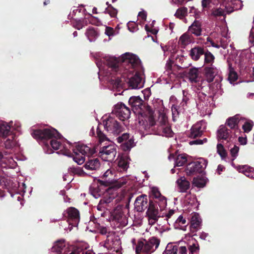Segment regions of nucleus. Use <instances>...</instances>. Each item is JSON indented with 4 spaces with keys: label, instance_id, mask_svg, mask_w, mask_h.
Masks as SVG:
<instances>
[{
    "label": "nucleus",
    "instance_id": "nucleus-1",
    "mask_svg": "<svg viewBox=\"0 0 254 254\" xmlns=\"http://www.w3.org/2000/svg\"><path fill=\"white\" fill-rule=\"evenodd\" d=\"M123 62L124 64H128L127 68L125 67L123 74H127L129 87L132 89L142 88L144 82L142 75L144 73V68L138 57L131 53H126L123 56Z\"/></svg>",
    "mask_w": 254,
    "mask_h": 254
},
{
    "label": "nucleus",
    "instance_id": "nucleus-2",
    "mask_svg": "<svg viewBox=\"0 0 254 254\" xmlns=\"http://www.w3.org/2000/svg\"><path fill=\"white\" fill-rule=\"evenodd\" d=\"M32 136L38 141H43L51 139L50 145L55 150H58L62 145L61 142L53 139L60 137V134L54 128H45L43 129H32L31 133Z\"/></svg>",
    "mask_w": 254,
    "mask_h": 254
},
{
    "label": "nucleus",
    "instance_id": "nucleus-3",
    "mask_svg": "<svg viewBox=\"0 0 254 254\" xmlns=\"http://www.w3.org/2000/svg\"><path fill=\"white\" fill-rule=\"evenodd\" d=\"M95 153V146L92 144L88 145L78 144L75 148L73 149V153L69 151H66L65 154L68 156L72 157L73 160L78 165L82 164L85 161V156L88 157Z\"/></svg>",
    "mask_w": 254,
    "mask_h": 254
},
{
    "label": "nucleus",
    "instance_id": "nucleus-4",
    "mask_svg": "<svg viewBox=\"0 0 254 254\" xmlns=\"http://www.w3.org/2000/svg\"><path fill=\"white\" fill-rule=\"evenodd\" d=\"M115 173L114 170H107L101 177V179L98 180V182L101 186L108 187L109 190H116L126 185L127 182V179L125 178L117 179L115 178Z\"/></svg>",
    "mask_w": 254,
    "mask_h": 254
},
{
    "label": "nucleus",
    "instance_id": "nucleus-5",
    "mask_svg": "<svg viewBox=\"0 0 254 254\" xmlns=\"http://www.w3.org/2000/svg\"><path fill=\"white\" fill-rule=\"evenodd\" d=\"M160 243V239L156 237H151L148 240L144 239L139 240L135 248L136 254L146 253L151 254L158 248Z\"/></svg>",
    "mask_w": 254,
    "mask_h": 254
},
{
    "label": "nucleus",
    "instance_id": "nucleus-6",
    "mask_svg": "<svg viewBox=\"0 0 254 254\" xmlns=\"http://www.w3.org/2000/svg\"><path fill=\"white\" fill-rule=\"evenodd\" d=\"M203 74L204 79L208 83H211L213 81L215 78L216 83V88L217 89L221 88V84L220 82L222 80V77L219 75V70L213 65L211 66H205L201 71Z\"/></svg>",
    "mask_w": 254,
    "mask_h": 254
},
{
    "label": "nucleus",
    "instance_id": "nucleus-7",
    "mask_svg": "<svg viewBox=\"0 0 254 254\" xmlns=\"http://www.w3.org/2000/svg\"><path fill=\"white\" fill-rule=\"evenodd\" d=\"M206 165L207 162L204 160L190 163L186 169V174L188 176H192L197 173H200Z\"/></svg>",
    "mask_w": 254,
    "mask_h": 254
},
{
    "label": "nucleus",
    "instance_id": "nucleus-8",
    "mask_svg": "<svg viewBox=\"0 0 254 254\" xmlns=\"http://www.w3.org/2000/svg\"><path fill=\"white\" fill-rule=\"evenodd\" d=\"M104 127L108 131L118 135L123 131L124 127L112 117H109L106 121Z\"/></svg>",
    "mask_w": 254,
    "mask_h": 254
},
{
    "label": "nucleus",
    "instance_id": "nucleus-9",
    "mask_svg": "<svg viewBox=\"0 0 254 254\" xmlns=\"http://www.w3.org/2000/svg\"><path fill=\"white\" fill-rule=\"evenodd\" d=\"M116 148L114 145H110L102 147L99 152V156L105 161L112 162L116 156Z\"/></svg>",
    "mask_w": 254,
    "mask_h": 254
},
{
    "label": "nucleus",
    "instance_id": "nucleus-10",
    "mask_svg": "<svg viewBox=\"0 0 254 254\" xmlns=\"http://www.w3.org/2000/svg\"><path fill=\"white\" fill-rule=\"evenodd\" d=\"M158 205L157 203L154 202L152 200H149L146 214L148 217L149 222L152 225L155 224L160 217L159 215Z\"/></svg>",
    "mask_w": 254,
    "mask_h": 254
},
{
    "label": "nucleus",
    "instance_id": "nucleus-11",
    "mask_svg": "<svg viewBox=\"0 0 254 254\" xmlns=\"http://www.w3.org/2000/svg\"><path fill=\"white\" fill-rule=\"evenodd\" d=\"M150 198V200L157 203L161 209L165 207L167 205L166 198L161 194L157 187H153L151 188Z\"/></svg>",
    "mask_w": 254,
    "mask_h": 254
},
{
    "label": "nucleus",
    "instance_id": "nucleus-12",
    "mask_svg": "<svg viewBox=\"0 0 254 254\" xmlns=\"http://www.w3.org/2000/svg\"><path fill=\"white\" fill-rule=\"evenodd\" d=\"M114 112L116 116L123 121L129 118L130 115V111L129 108L123 103L117 104L115 106Z\"/></svg>",
    "mask_w": 254,
    "mask_h": 254
},
{
    "label": "nucleus",
    "instance_id": "nucleus-13",
    "mask_svg": "<svg viewBox=\"0 0 254 254\" xmlns=\"http://www.w3.org/2000/svg\"><path fill=\"white\" fill-rule=\"evenodd\" d=\"M234 132L230 130L226 125H220L217 131V138L218 140H224L227 142L230 141L233 138Z\"/></svg>",
    "mask_w": 254,
    "mask_h": 254
},
{
    "label": "nucleus",
    "instance_id": "nucleus-14",
    "mask_svg": "<svg viewBox=\"0 0 254 254\" xmlns=\"http://www.w3.org/2000/svg\"><path fill=\"white\" fill-rule=\"evenodd\" d=\"M147 114V115L145 114L144 117H143L144 120L139 118V124L143 126L145 129L150 128L155 125V120L153 115V112L152 110H149Z\"/></svg>",
    "mask_w": 254,
    "mask_h": 254
},
{
    "label": "nucleus",
    "instance_id": "nucleus-15",
    "mask_svg": "<svg viewBox=\"0 0 254 254\" xmlns=\"http://www.w3.org/2000/svg\"><path fill=\"white\" fill-rule=\"evenodd\" d=\"M147 196L141 194L137 196L134 202V207L137 212H142L148 207Z\"/></svg>",
    "mask_w": 254,
    "mask_h": 254
},
{
    "label": "nucleus",
    "instance_id": "nucleus-16",
    "mask_svg": "<svg viewBox=\"0 0 254 254\" xmlns=\"http://www.w3.org/2000/svg\"><path fill=\"white\" fill-rule=\"evenodd\" d=\"M121 58L120 60L122 61V63H120L119 61L116 58H110L107 61V64L109 67H111L112 70L117 72H120V74H122L121 72V69L122 67L125 65H127L128 66V64H125L123 62V56Z\"/></svg>",
    "mask_w": 254,
    "mask_h": 254
},
{
    "label": "nucleus",
    "instance_id": "nucleus-17",
    "mask_svg": "<svg viewBox=\"0 0 254 254\" xmlns=\"http://www.w3.org/2000/svg\"><path fill=\"white\" fill-rule=\"evenodd\" d=\"M144 101L139 96H132L130 97L128 100L129 105L131 106L132 110L134 112H138V113H140L141 107L143 106Z\"/></svg>",
    "mask_w": 254,
    "mask_h": 254
},
{
    "label": "nucleus",
    "instance_id": "nucleus-18",
    "mask_svg": "<svg viewBox=\"0 0 254 254\" xmlns=\"http://www.w3.org/2000/svg\"><path fill=\"white\" fill-rule=\"evenodd\" d=\"M201 222V219L200 218L198 214H194L191 217L190 228V232L192 234V236H197L195 233L200 228Z\"/></svg>",
    "mask_w": 254,
    "mask_h": 254
},
{
    "label": "nucleus",
    "instance_id": "nucleus-19",
    "mask_svg": "<svg viewBox=\"0 0 254 254\" xmlns=\"http://www.w3.org/2000/svg\"><path fill=\"white\" fill-rule=\"evenodd\" d=\"M240 122V119L238 115H236L234 116L228 118L225 122L224 125H226V127H230V130H232V132H234L235 133V131L239 129V123Z\"/></svg>",
    "mask_w": 254,
    "mask_h": 254
},
{
    "label": "nucleus",
    "instance_id": "nucleus-20",
    "mask_svg": "<svg viewBox=\"0 0 254 254\" xmlns=\"http://www.w3.org/2000/svg\"><path fill=\"white\" fill-rule=\"evenodd\" d=\"M107 188L105 186H101V184L98 182L97 185H93L90 188L91 194L95 197L98 198L102 195L104 194L105 192L109 190V189H105Z\"/></svg>",
    "mask_w": 254,
    "mask_h": 254
},
{
    "label": "nucleus",
    "instance_id": "nucleus-21",
    "mask_svg": "<svg viewBox=\"0 0 254 254\" xmlns=\"http://www.w3.org/2000/svg\"><path fill=\"white\" fill-rule=\"evenodd\" d=\"M66 214L68 219L72 221L74 224H77L80 219L79 211L74 207H69L66 210Z\"/></svg>",
    "mask_w": 254,
    "mask_h": 254
},
{
    "label": "nucleus",
    "instance_id": "nucleus-22",
    "mask_svg": "<svg viewBox=\"0 0 254 254\" xmlns=\"http://www.w3.org/2000/svg\"><path fill=\"white\" fill-rule=\"evenodd\" d=\"M201 27L202 25L201 22L195 20L189 27L188 32L190 34H194L196 36H199L201 35Z\"/></svg>",
    "mask_w": 254,
    "mask_h": 254
},
{
    "label": "nucleus",
    "instance_id": "nucleus-23",
    "mask_svg": "<svg viewBox=\"0 0 254 254\" xmlns=\"http://www.w3.org/2000/svg\"><path fill=\"white\" fill-rule=\"evenodd\" d=\"M114 197L106 195L101 198L97 205V209L99 211H105V209H108L109 204L113 201Z\"/></svg>",
    "mask_w": 254,
    "mask_h": 254
},
{
    "label": "nucleus",
    "instance_id": "nucleus-24",
    "mask_svg": "<svg viewBox=\"0 0 254 254\" xmlns=\"http://www.w3.org/2000/svg\"><path fill=\"white\" fill-rule=\"evenodd\" d=\"M206 49L200 46H195L190 51V55L194 61L199 60L200 56L204 54Z\"/></svg>",
    "mask_w": 254,
    "mask_h": 254
},
{
    "label": "nucleus",
    "instance_id": "nucleus-25",
    "mask_svg": "<svg viewBox=\"0 0 254 254\" xmlns=\"http://www.w3.org/2000/svg\"><path fill=\"white\" fill-rule=\"evenodd\" d=\"M83 167L87 170H97L100 167V163L98 158H92L86 161Z\"/></svg>",
    "mask_w": 254,
    "mask_h": 254
},
{
    "label": "nucleus",
    "instance_id": "nucleus-26",
    "mask_svg": "<svg viewBox=\"0 0 254 254\" xmlns=\"http://www.w3.org/2000/svg\"><path fill=\"white\" fill-rule=\"evenodd\" d=\"M160 122L162 125L161 129H162L163 135L166 137H172L174 134V132L172 131L171 127L166 126V123L167 122V118L163 116Z\"/></svg>",
    "mask_w": 254,
    "mask_h": 254
},
{
    "label": "nucleus",
    "instance_id": "nucleus-27",
    "mask_svg": "<svg viewBox=\"0 0 254 254\" xmlns=\"http://www.w3.org/2000/svg\"><path fill=\"white\" fill-rule=\"evenodd\" d=\"M203 134L202 127L199 124H196L192 126L189 134V137L192 138H196L200 137Z\"/></svg>",
    "mask_w": 254,
    "mask_h": 254
},
{
    "label": "nucleus",
    "instance_id": "nucleus-28",
    "mask_svg": "<svg viewBox=\"0 0 254 254\" xmlns=\"http://www.w3.org/2000/svg\"><path fill=\"white\" fill-rule=\"evenodd\" d=\"M199 68L191 67L188 69V76L191 82L197 83L199 80Z\"/></svg>",
    "mask_w": 254,
    "mask_h": 254
},
{
    "label": "nucleus",
    "instance_id": "nucleus-29",
    "mask_svg": "<svg viewBox=\"0 0 254 254\" xmlns=\"http://www.w3.org/2000/svg\"><path fill=\"white\" fill-rule=\"evenodd\" d=\"M188 224L186 219L182 215H180L176 220L174 226L176 228L185 231Z\"/></svg>",
    "mask_w": 254,
    "mask_h": 254
},
{
    "label": "nucleus",
    "instance_id": "nucleus-30",
    "mask_svg": "<svg viewBox=\"0 0 254 254\" xmlns=\"http://www.w3.org/2000/svg\"><path fill=\"white\" fill-rule=\"evenodd\" d=\"M135 142L133 136L127 140L124 143L121 144V149L124 151H129L131 148L135 146Z\"/></svg>",
    "mask_w": 254,
    "mask_h": 254
},
{
    "label": "nucleus",
    "instance_id": "nucleus-31",
    "mask_svg": "<svg viewBox=\"0 0 254 254\" xmlns=\"http://www.w3.org/2000/svg\"><path fill=\"white\" fill-rule=\"evenodd\" d=\"M177 183L181 192H186L190 188V183L185 178L178 179Z\"/></svg>",
    "mask_w": 254,
    "mask_h": 254
},
{
    "label": "nucleus",
    "instance_id": "nucleus-32",
    "mask_svg": "<svg viewBox=\"0 0 254 254\" xmlns=\"http://www.w3.org/2000/svg\"><path fill=\"white\" fill-rule=\"evenodd\" d=\"M10 132V127L6 123L0 121V136L6 137Z\"/></svg>",
    "mask_w": 254,
    "mask_h": 254
},
{
    "label": "nucleus",
    "instance_id": "nucleus-33",
    "mask_svg": "<svg viewBox=\"0 0 254 254\" xmlns=\"http://www.w3.org/2000/svg\"><path fill=\"white\" fill-rule=\"evenodd\" d=\"M191 36L187 32L180 37L179 42L183 47H185L191 42Z\"/></svg>",
    "mask_w": 254,
    "mask_h": 254
},
{
    "label": "nucleus",
    "instance_id": "nucleus-34",
    "mask_svg": "<svg viewBox=\"0 0 254 254\" xmlns=\"http://www.w3.org/2000/svg\"><path fill=\"white\" fill-rule=\"evenodd\" d=\"M83 12H84L85 15H88V17L85 18V19H87L88 20L89 23L98 26L102 25L101 21L97 17L93 16L92 14L90 13H85V9L83 10Z\"/></svg>",
    "mask_w": 254,
    "mask_h": 254
},
{
    "label": "nucleus",
    "instance_id": "nucleus-35",
    "mask_svg": "<svg viewBox=\"0 0 254 254\" xmlns=\"http://www.w3.org/2000/svg\"><path fill=\"white\" fill-rule=\"evenodd\" d=\"M179 246L173 244H168L163 254H178Z\"/></svg>",
    "mask_w": 254,
    "mask_h": 254
},
{
    "label": "nucleus",
    "instance_id": "nucleus-36",
    "mask_svg": "<svg viewBox=\"0 0 254 254\" xmlns=\"http://www.w3.org/2000/svg\"><path fill=\"white\" fill-rule=\"evenodd\" d=\"M65 247L64 240H58L56 242L52 248V251L58 253H61L63 249Z\"/></svg>",
    "mask_w": 254,
    "mask_h": 254
},
{
    "label": "nucleus",
    "instance_id": "nucleus-37",
    "mask_svg": "<svg viewBox=\"0 0 254 254\" xmlns=\"http://www.w3.org/2000/svg\"><path fill=\"white\" fill-rule=\"evenodd\" d=\"M85 35L90 42L94 41L98 36V33L93 27H89L86 30Z\"/></svg>",
    "mask_w": 254,
    "mask_h": 254
},
{
    "label": "nucleus",
    "instance_id": "nucleus-38",
    "mask_svg": "<svg viewBox=\"0 0 254 254\" xmlns=\"http://www.w3.org/2000/svg\"><path fill=\"white\" fill-rule=\"evenodd\" d=\"M187 162V158L186 154H182L178 155L175 160V166L181 167L185 165Z\"/></svg>",
    "mask_w": 254,
    "mask_h": 254
},
{
    "label": "nucleus",
    "instance_id": "nucleus-39",
    "mask_svg": "<svg viewBox=\"0 0 254 254\" xmlns=\"http://www.w3.org/2000/svg\"><path fill=\"white\" fill-rule=\"evenodd\" d=\"M204 64H209V66L213 65L214 62L215 57L214 55L208 50L206 49V51L204 54Z\"/></svg>",
    "mask_w": 254,
    "mask_h": 254
},
{
    "label": "nucleus",
    "instance_id": "nucleus-40",
    "mask_svg": "<svg viewBox=\"0 0 254 254\" xmlns=\"http://www.w3.org/2000/svg\"><path fill=\"white\" fill-rule=\"evenodd\" d=\"M192 183L198 188H203L206 184V180L202 177H196L193 178Z\"/></svg>",
    "mask_w": 254,
    "mask_h": 254
},
{
    "label": "nucleus",
    "instance_id": "nucleus-41",
    "mask_svg": "<svg viewBox=\"0 0 254 254\" xmlns=\"http://www.w3.org/2000/svg\"><path fill=\"white\" fill-rule=\"evenodd\" d=\"M217 152L220 156L222 159L227 157V153L221 143H218L217 145Z\"/></svg>",
    "mask_w": 254,
    "mask_h": 254
},
{
    "label": "nucleus",
    "instance_id": "nucleus-42",
    "mask_svg": "<svg viewBox=\"0 0 254 254\" xmlns=\"http://www.w3.org/2000/svg\"><path fill=\"white\" fill-rule=\"evenodd\" d=\"M104 12L105 13L109 14V15L112 17H115L117 14L118 11L116 8L113 7L111 4H109V7H107L105 9Z\"/></svg>",
    "mask_w": 254,
    "mask_h": 254
},
{
    "label": "nucleus",
    "instance_id": "nucleus-43",
    "mask_svg": "<svg viewBox=\"0 0 254 254\" xmlns=\"http://www.w3.org/2000/svg\"><path fill=\"white\" fill-rule=\"evenodd\" d=\"M187 8L186 7H182L177 9L175 15L180 19L183 18L187 13Z\"/></svg>",
    "mask_w": 254,
    "mask_h": 254
},
{
    "label": "nucleus",
    "instance_id": "nucleus-44",
    "mask_svg": "<svg viewBox=\"0 0 254 254\" xmlns=\"http://www.w3.org/2000/svg\"><path fill=\"white\" fill-rule=\"evenodd\" d=\"M189 254H198L199 248L197 243L192 244L188 247Z\"/></svg>",
    "mask_w": 254,
    "mask_h": 254
},
{
    "label": "nucleus",
    "instance_id": "nucleus-45",
    "mask_svg": "<svg viewBox=\"0 0 254 254\" xmlns=\"http://www.w3.org/2000/svg\"><path fill=\"white\" fill-rule=\"evenodd\" d=\"M97 135L99 138L100 143H102L106 140H109L107 136L98 127L97 128Z\"/></svg>",
    "mask_w": 254,
    "mask_h": 254
},
{
    "label": "nucleus",
    "instance_id": "nucleus-46",
    "mask_svg": "<svg viewBox=\"0 0 254 254\" xmlns=\"http://www.w3.org/2000/svg\"><path fill=\"white\" fill-rule=\"evenodd\" d=\"M130 137L131 136L129 133H124L122 135L118 137L116 140L118 143H121L122 144Z\"/></svg>",
    "mask_w": 254,
    "mask_h": 254
},
{
    "label": "nucleus",
    "instance_id": "nucleus-47",
    "mask_svg": "<svg viewBox=\"0 0 254 254\" xmlns=\"http://www.w3.org/2000/svg\"><path fill=\"white\" fill-rule=\"evenodd\" d=\"M211 14L215 17L224 16L225 10L221 8L214 9L212 11Z\"/></svg>",
    "mask_w": 254,
    "mask_h": 254
},
{
    "label": "nucleus",
    "instance_id": "nucleus-48",
    "mask_svg": "<svg viewBox=\"0 0 254 254\" xmlns=\"http://www.w3.org/2000/svg\"><path fill=\"white\" fill-rule=\"evenodd\" d=\"M118 166L123 171H126L128 168V163L125 159H121L118 162Z\"/></svg>",
    "mask_w": 254,
    "mask_h": 254
},
{
    "label": "nucleus",
    "instance_id": "nucleus-49",
    "mask_svg": "<svg viewBox=\"0 0 254 254\" xmlns=\"http://www.w3.org/2000/svg\"><path fill=\"white\" fill-rule=\"evenodd\" d=\"M228 79L230 82H235L238 79V75L236 72L233 70V68H230Z\"/></svg>",
    "mask_w": 254,
    "mask_h": 254
},
{
    "label": "nucleus",
    "instance_id": "nucleus-50",
    "mask_svg": "<svg viewBox=\"0 0 254 254\" xmlns=\"http://www.w3.org/2000/svg\"><path fill=\"white\" fill-rule=\"evenodd\" d=\"M83 22L84 21L81 19L75 20L72 23L73 27L77 30H80L84 26Z\"/></svg>",
    "mask_w": 254,
    "mask_h": 254
},
{
    "label": "nucleus",
    "instance_id": "nucleus-51",
    "mask_svg": "<svg viewBox=\"0 0 254 254\" xmlns=\"http://www.w3.org/2000/svg\"><path fill=\"white\" fill-rule=\"evenodd\" d=\"M110 82L114 87L117 88L121 86L122 80L119 76H118L114 79L111 78L110 80Z\"/></svg>",
    "mask_w": 254,
    "mask_h": 254
},
{
    "label": "nucleus",
    "instance_id": "nucleus-52",
    "mask_svg": "<svg viewBox=\"0 0 254 254\" xmlns=\"http://www.w3.org/2000/svg\"><path fill=\"white\" fill-rule=\"evenodd\" d=\"M253 127V123L252 122H246L243 125L242 128L243 129L245 132H249L252 130Z\"/></svg>",
    "mask_w": 254,
    "mask_h": 254
},
{
    "label": "nucleus",
    "instance_id": "nucleus-53",
    "mask_svg": "<svg viewBox=\"0 0 254 254\" xmlns=\"http://www.w3.org/2000/svg\"><path fill=\"white\" fill-rule=\"evenodd\" d=\"M212 0H202L201 6L204 10H207L211 7Z\"/></svg>",
    "mask_w": 254,
    "mask_h": 254
},
{
    "label": "nucleus",
    "instance_id": "nucleus-54",
    "mask_svg": "<svg viewBox=\"0 0 254 254\" xmlns=\"http://www.w3.org/2000/svg\"><path fill=\"white\" fill-rule=\"evenodd\" d=\"M239 151V147L237 145H234V147L231 149L230 153L232 157L233 158L232 160H234L237 157Z\"/></svg>",
    "mask_w": 254,
    "mask_h": 254
},
{
    "label": "nucleus",
    "instance_id": "nucleus-55",
    "mask_svg": "<svg viewBox=\"0 0 254 254\" xmlns=\"http://www.w3.org/2000/svg\"><path fill=\"white\" fill-rule=\"evenodd\" d=\"M128 30L130 32H134L136 30L137 28V25L134 22L129 21L127 24Z\"/></svg>",
    "mask_w": 254,
    "mask_h": 254
},
{
    "label": "nucleus",
    "instance_id": "nucleus-56",
    "mask_svg": "<svg viewBox=\"0 0 254 254\" xmlns=\"http://www.w3.org/2000/svg\"><path fill=\"white\" fill-rule=\"evenodd\" d=\"M207 141V138H204L203 139H196V140H193V141H190V145H193V144H202L206 142Z\"/></svg>",
    "mask_w": 254,
    "mask_h": 254
},
{
    "label": "nucleus",
    "instance_id": "nucleus-57",
    "mask_svg": "<svg viewBox=\"0 0 254 254\" xmlns=\"http://www.w3.org/2000/svg\"><path fill=\"white\" fill-rule=\"evenodd\" d=\"M72 169L73 170L72 172L74 173L78 174L80 176L83 175H84V174H86V173L84 172L83 169L79 167L76 168L73 167L72 168Z\"/></svg>",
    "mask_w": 254,
    "mask_h": 254
},
{
    "label": "nucleus",
    "instance_id": "nucleus-58",
    "mask_svg": "<svg viewBox=\"0 0 254 254\" xmlns=\"http://www.w3.org/2000/svg\"><path fill=\"white\" fill-rule=\"evenodd\" d=\"M172 111L173 119V121H175V118L177 117L179 115L180 111H179V108H178L177 107L172 108Z\"/></svg>",
    "mask_w": 254,
    "mask_h": 254
},
{
    "label": "nucleus",
    "instance_id": "nucleus-59",
    "mask_svg": "<svg viewBox=\"0 0 254 254\" xmlns=\"http://www.w3.org/2000/svg\"><path fill=\"white\" fill-rule=\"evenodd\" d=\"M178 254H188L187 249L185 246H179Z\"/></svg>",
    "mask_w": 254,
    "mask_h": 254
},
{
    "label": "nucleus",
    "instance_id": "nucleus-60",
    "mask_svg": "<svg viewBox=\"0 0 254 254\" xmlns=\"http://www.w3.org/2000/svg\"><path fill=\"white\" fill-rule=\"evenodd\" d=\"M5 147L7 149L11 148L13 145L12 141L10 139H7L4 142Z\"/></svg>",
    "mask_w": 254,
    "mask_h": 254
},
{
    "label": "nucleus",
    "instance_id": "nucleus-61",
    "mask_svg": "<svg viewBox=\"0 0 254 254\" xmlns=\"http://www.w3.org/2000/svg\"><path fill=\"white\" fill-rule=\"evenodd\" d=\"M114 33V29L113 28L110 27H106L105 30V33L109 36L113 35Z\"/></svg>",
    "mask_w": 254,
    "mask_h": 254
},
{
    "label": "nucleus",
    "instance_id": "nucleus-62",
    "mask_svg": "<svg viewBox=\"0 0 254 254\" xmlns=\"http://www.w3.org/2000/svg\"><path fill=\"white\" fill-rule=\"evenodd\" d=\"M138 16L140 17L142 20H146L147 17V13L143 10L138 13Z\"/></svg>",
    "mask_w": 254,
    "mask_h": 254
},
{
    "label": "nucleus",
    "instance_id": "nucleus-63",
    "mask_svg": "<svg viewBox=\"0 0 254 254\" xmlns=\"http://www.w3.org/2000/svg\"><path fill=\"white\" fill-rule=\"evenodd\" d=\"M197 98L200 101H203L205 100V98L206 97V94L203 93V92H199L197 93Z\"/></svg>",
    "mask_w": 254,
    "mask_h": 254
},
{
    "label": "nucleus",
    "instance_id": "nucleus-64",
    "mask_svg": "<svg viewBox=\"0 0 254 254\" xmlns=\"http://www.w3.org/2000/svg\"><path fill=\"white\" fill-rule=\"evenodd\" d=\"M207 41L208 42H210V43L211 44V46L213 47H215V48H216L217 49L219 48L220 47V46L217 44H215L214 43V42L209 37H207Z\"/></svg>",
    "mask_w": 254,
    "mask_h": 254
}]
</instances>
